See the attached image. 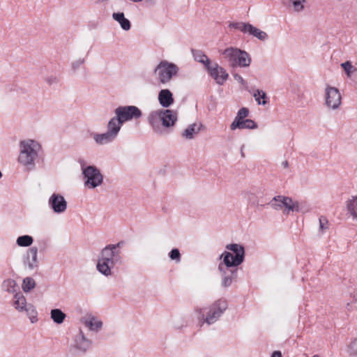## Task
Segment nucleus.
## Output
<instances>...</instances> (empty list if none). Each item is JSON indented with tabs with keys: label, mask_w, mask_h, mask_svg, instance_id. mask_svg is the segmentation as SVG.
<instances>
[{
	"label": "nucleus",
	"mask_w": 357,
	"mask_h": 357,
	"mask_svg": "<svg viewBox=\"0 0 357 357\" xmlns=\"http://www.w3.org/2000/svg\"><path fill=\"white\" fill-rule=\"evenodd\" d=\"M253 96L259 105H265L267 103V101L266 100L267 96L266 93L264 91L259 89H257L254 92Z\"/></svg>",
	"instance_id": "7c9ffc66"
},
{
	"label": "nucleus",
	"mask_w": 357,
	"mask_h": 357,
	"mask_svg": "<svg viewBox=\"0 0 357 357\" xmlns=\"http://www.w3.org/2000/svg\"><path fill=\"white\" fill-rule=\"evenodd\" d=\"M148 121L155 132L162 133L160 123L165 128L174 126L177 121V113L170 109H158L149 114Z\"/></svg>",
	"instance_id": "f03ea898"
},
{
	"label": "nucleus",
	"mask_w": 357,
	"mask_h": 357,
	"mask_svg": "<svg viewBox=\"0 0 357 357\" xmlns=\"http://www.w3.org/2000/svg\"><path fill=\"white\" fill-rule=\"evenodd\" d=\"M348 353L350 356H357V338L352 340L348 346Z\"/></svg>",
	"instance_id": "e433bc0d"
},
{
	"label": "nucleus",
	"mask_w": 357,
	"mask_h": 357,
	"mask_svg": "<svg viewBox=\"0 0 357 357\" xmlns=\"http://www.w3.org/2000/svg\"><path fill=\"white\" fill-rule=\"evenodd\" d=\"M312 357H317V356H312Z\"/></svg>",
	"instance_id": "3c124183"
},
{
	"label": "nucleus",
	"mask_w": 357,
	"mask_h": 357,
	"mask_svg": "<svg viewBox=\"0 0 357 357\" xmlns=\"http://www.w3.org/2000/svg\"><path fill=\"white\" fill-rule=\"evenodd\" d=\"M282 165L283 166V167L287 168L288 167V162L287 160L283 161L282 163Z\"/></svg>",
	"instance_id": "49530a36"
},
{
	"label": "nucleus",
	"mask_w": 357,
	"mask_h": 357,
	"mask_svg": "<svg viewBox=\"0 0 357 357\" xmlns=\"http://www.w3.org/2000/svg\"><path fill=\"white\" fill-rule=\"evenodd\" d=\"M234 77L239 83H241L242 84H245V82L243 79V78L241 75H239L238 74H234Z\"/></svg>",
	"instance_id": "37998d69"
},
{
	"label": "nucleus",
	"mask_w": 357,
	"mask_h": 357,
	"mask_svg": "<svg viewBox=\"0 0 357 357\" xmlns=\"http://www.w3.org/2000/svg\"><path fill=\"white\" fill-rule=\"evenodd\" d=\"M117 263H121L119 252L105 247L100 252L96 268L101 274L108 277L112 275V268Z\"/></svg>",
	"instance_id": "7ed1b4c3"
},
{
	"label": "nucleus",
	"mask_w": 357,
	"mask_h": 357,
	"mask_svg": "<svg viewBox=\"0 0 357 357\" xmlns=\"http://www.w3.org/2000/svg\"><path fill=\"white\" fill-rule=\"evenodd\" d=\"M222 54L233 68L239 66L248 67L250 65L251 59L249 54L237 47H229L222 51Z\"/></svg>",
	"instance_id": "20e7f679"
},
{
	"label": "nucleus",
	"mask_w": 357,
	"mask_h": 357,
	"mask_svg": "<svg viewBox=\"0 0 357 357\" xmlns=\"http://www.w3.org/2000/svg\"><path fill=\"white\" fill-rule=\"evenodd\" d=\"M229 27L230 29L238 30L243 33H248L251 36L256 26H254L252 24L248 22H234L229 23Z\"/></svg>",
	"instance_id": "6ab92c4d"
},
{
	"label": "nucleus",
	"mask_w": 357,
	"mask_h": 357,
	"mask_svg": "<svg viewBox=\"0 0 357 357\" xmlns=\"http://www.w3.org/2000/svg\"><path fill=\"white\" fill-rule=\"evenodd\" d=\"M245 195H252L251 193L250 192H245Z\"/></svg>",
	"instance_id": "09e8293b"
},
{
	"label": "nucleus",
	"mask_w": 357,
	"mask_h": 357,
	"mask_svg": "<svg viewBox=\"0 0 357 357\" xmlns=\"http://www.w3.org/2000/svg\"><path fill=\"white\" fill-rule=\"evenodd\" d=\"M33 242V238L29 235L19 236L16 240V243L20 247H29Z\"/></svg>",
	"instance_id": "cd10ccee"
},
{
	"label": "nucleus",
	"mask_w": 357,
	"mask_h": 357,
	"mask_svg": "<svg viewBox=\"0 0 357 357\" xmlns=\"http://www.w3.org/2000/svg\"><path fill=\"white\" fill-rule=\"evenodd\" d=\"M112 17L120 24L121 27L123 30L128 31L130 29V22L125 17L123 13H114L112 14Z\"/></svg>",
	"instance_id": "393cba45"
},
{
	"label": "nucleus",
	"mask_w": 357,
	"mask_h": 357,
	"mask_svg": "<svg viewBox=\"0 0 357 357\" xmlns=\"http://www.w3.org/2000/svg\"><path fill=\"white\" fill-rule=\"evenodd\" d=\"M84 63H85V59L84 58H79V59H75L73 61H72V63L70 64V68H71L73 71H76Z\"/></svg>",
	"instance_id": "4c0bfd02"
},
{
	"label": "nucleus",
	"mask_w": 357,
	"mask_h": 357,
	"mask_svg": "<svg viewBox=\"0 0 357 357\" xmlns=\"http://www.w3.org/2000/svg\"><path fill=\"white\" fill-rule=\"evenodd\" d=\"M325 104L326 107L333 110L340 107L342 104V96L338 89L331 86H326L325 89Z\"/></svg>",
	"instance_id": "9d476101"
},
{
	"label": "nucleus",
	"mask_w": 357,
	"mask_h": 357,
	"mask_svg": "<svg viewBox=\"0 0 357 357\" xmlns=\"http://www.w3.org/2000/svg\"><path fill=\"white\" fill-rule=\"evenodd\" d=\"M38 248L31 247L24 254L22 264L25 269L33 271L38 267Z\"/></svg>",
	"instance_id": "ddd939ff"
},
{
	"label": "nucleus",
	"mask_w": 357,
	"mask_h": 357,
	"mask_svg": "<svg viewBox=\"0 0 357 357\" xmlns=\"http://www.w3.org/2000/svg\"><path fill=\"white\" fill-rule=\"evenodd\" d=\"M356 202H357V196L351 197L346 202V207L348 213L353 217L357 218V211L356 208Z\"/></svg>",
	"instance_id": "a878e982"
},
{
	"label": "nucleus",
	"mask_w": 357,
	"mask_h": 357,
	"mask_svg": "<svg viewBox=\"0 0 357 357\" xmlns=\"http://www.w3.org/2000/svg\"><path fill=\"white\" fill-rule=\"evenodd\" d=\"M29 304L26 298L21 293H16L14 296V306L19 312H24V310Z\"/></svg>",
	"instance_id": "b1692460"
},
{
	"label": "nucleus",
	"mask_w": 357,
	"mask_h": 357,
	"mask_svg": "<svg viewBox=\"0 0 357 357\" xmlns=\"http://www.w3.org/2000/svg\"><path fill=\"white\" fill-rule=\"evenodd\" d=\"M218 270L222 278V286L224 287L231 286L233 280L236 278L237 267L227 266L224 262H220L218 265Z\"/></svg>",
	"instance_id": "f8f14e48"
},
{
	"label": "nucleus",
	"mask_w": 357,
	"mask_h": 357,
	"mask_svg": "<svg viewBox=\"0 0 357 357\" xmlns=\"http://www.w3.org/2000/svg\"><path fill=\"white\" fill-rule=\"evenodd\" d=\"M24 312L26 313V315L29 317L31 323H35L37 321L38 313L35 307L32 304H29L24 310Z\"/></svg>",
	"instance_id": "c756f323"
},
{
	"label": "nucleus",
	"mask_w": 357,
	"mask_h": 357,
	"mask_svg": "<svg viewBox=\"0 0 357 357\" xmlns=\"http://www.w3.org/2000/svg\"><path fill=\"white\" fill-rule=\"evenodd\" d=\"M114 114L123 124L132 119H139L142 115L141 110L133 105L119 106L115 109Z\"/></svg>",
	"instance_id": "1a4fd4ad"
},
{
	"label": "nucleus",
	"mask_w": 357,
	"mask_h": 357,
	"mask_svg": "<svg viewBox=\"0 0 357 357\" xmlns=\"http://www.w3.org/2000/svg\"><path fill=\"white\" fill-rule=\"evenodd\" d=\"M41 146L38 142L33 139H26L20 142L18 162L27 170H33L36 166V160Z\"/></svg>",
	"instance_id": "f257e3e1"
},
{
	"label": "nucleus",
	"mask_w": 357,
	"mask_h": 357,
	"mask_svg": "<svg viewBox=\"0 0 357 357\" xmlns=\"http://www.w3.org/2000/svg\"><path fill=\"white\" fill-rule=\"evenodd\" d=\"M2 287L5 291L9 293H14L16 291L17 284L14 280L7 279L3 281Z\"/></svg>",
	"instance_id": "2f4dec72"
},
{
	"label": "nucleus",
	"mask_w": 357,
	"mask_h": 357,
	"mask_svg": "<svg viewBox=\"0 0 357 357\" xmlns=\"http://www.w3.org/2000/svg\"><path fill=\"white\" fill-rule=\"evenodd\" d=\"M93 138L96 144L104 145L113 142L116 137L107 130L106 132L101 134L94 133Z\"/></svg>",
	"instance_id": "412c9836"
},
{
	"label": "nucleus",
	"mask_w": 357,
	"mask_h": 357,
	"mask_svg": "<svg viewBox=\"0 0 357 357\" xmlns=\"http://www.w3.org/2000/svg\"><path fill=\"white\" fill-rule=\"evenodd\" d=\"M271 357H282V354L280 351H275L272 354Z\"/></svg>",
	"instance_id": "a18cd8bd"
},
{
	"label": "nucleus",
	"mask_w": 357,
	"mask_h": 357,
	"mask_svg": "<svg viewBox=\"0 0 357 357\" xmlns=\"http://www.w3.org/2000/svg\"><path fill=\"white\" fill-rule=\"evenodd\" d=\"M226 249L232 251L235 255L229 252L225 251L220 257V259H222V261L227 266H236L238 267L241 265L245 258V249L243 246L236 243L227 244Z\"/></svg>",
	"instance_id": "39448f33"
},
{
	"label": "nucleus",
	"mask_w": 357,
	"mask_h": 357,
	"mask_svg": "<svg viewBox=\"0 0 357 357\" xmlns=\"http://www.w3.org/2000/svg\"><path fill=\"white\" fill-rule=\"evenodd\" d=\"M243 147H244V146L243 145V146H241V156H242L243 158H244V157H245V153H244L243 150Z\"/></svg>",
	"instance_id": "de8ad7c7"
},
{
	"label": "nucleus",
	"mask_w": 357,
	"mask_h": 357,
	"mask_svg": "<svg viewBox=\"0 0 357 357\" xmlns=\"http://www.w3.org/2000/svg\"><path fill=\"white\" fill-rule=\"evenodd\" d=\"M277 211L283 210L284 213L289 214L291 211H299V204L291 198L285 196H275L269 204Z\"/></svg>",
	"instance_id": "0eeeda50"
},
{
	"label": "nucleus",
	"mask_w": 357,
	"mask_h": 357,
	"mask_svg": "<svg viewBox=\"0 0 357 357\" xmlns=\"http://www.w3.org/2000/svg\"><path fill=\"white\" fill-rule=\"evenodd\" d=\"M122 126L123 123L115 116L109 121L107 126V131L116 137Z\"/></svg>",
	"instance_id": "5701e85b"
},
{
	"label": "nucleus",
	"mask_w": 357,
	"mask_h": 357,
	"mask_svg": "<svg viewBox=\"0 0 357 357\" xmlns=\"http://www.w3.org/2000/svg\"><path fill=\"white\" fill-rule=\"evenodd\" d=\"M204 128L200 122L190 124L182 132V137L186 139H192L197 135Z\"/></svg>",
	"instance_id": "dca6fc26"
},
{
	"label": "nucleus",
	"mask_w": 357,
	"mask_h": 357,
	"mask_svg": "<svg viewBox=\"0 0 357 357\" xmlns=\"http://www.w3.org/2000/svg\"><path fill=\"white\" fill-rule=\"evenodd\" d=\"M123 245V242H119L117 244H109L107 245V248H111L112 250L117 251L116 249L120 248Z\"/></svg>",
	"instance_id": "79ce46f5"
},
{
	"label": "nucleus",
	"mask_w": 357,
	"mask_h": 357,
	"mask_svg": "<svg viewBox=\"0 0 357 357\" xmlns=\"http://www.w3.org/2000/svg\"><path fill=\"white\" fill-rule=\"evenodd\" d=\"M50 314L52 320L58 324H62L66 317V314L59 309L52 310Z\"/></svg>",
	"instance_id": "bb28decb"
},
{
	"label": "nucleus",
	"mask_w": 357,
	"mask_h": 357,
	"mask_svg": "<svg viewBox=\"0 0 357 357\" xmlns=\"http://www.w3.org/2000/svg\"><path fill=\"white\" fill-rule=\"evenodd\" d=\"M82 322L90 331L95 332H98L102 326V322L92 315L84 317Z\"/></svg>",
	"instance_id": "f3484780"
},
{
	"label": "nucleus",
	"mask_w": 357,
	"mask_h": 357,
	"mask_svg": "<svg viewBox=\"0 0 357 357\" xmlns=\"http://www.w3.org/2000/svg\"><path fill=\"white\" fill-rule=\"evenodd\" d=\"M227 304L225 300H218L215 302L209 308L206 317L202 314V317L208 324L215 323L227 309Z\"/></svg>",
	"instance_id": "9b49d317"
},
{
	"label": "nucleus",
	"mask_w": 357,
	"mask_h": 357,
	"mask_svg": "<svg viewBox=\"0 0 357 357\" xmlns=\"http://www.w3.org/2000/svg\"><path fill=\"white\" fill-rule=\"evenodd\" d=\"M82 172L86 179L84 185L86 187L93 189L100 185L103 182V176L100 170L95 166L84 167L82 165Z\"/></svg>",
	"instance_id": "6e6552de"
},
{
	"label": "nucleus",
	"mask_w": 357,
	"mask_h": 357,
	"mask_svg": "<svg viewBox=\"0 0 357 357\" xmlns=\"http://www.w3.org/2000/svg\"><path fill=\"white\" fill-rule=\"evenodd\" d=\"M178 70L179 68L176 64L162 60L157 65L153 73L159 83L165 84L178 74Z\"/></svg>",
	"instance_id": "423d86ee"
},
{
	"label": "nucleus",
	"mask_w": 357,
	"mask_h": 357,
	"mask_svg": "<svg viewBox=\"0 0 357 357\" xmlns=\"http://www.w3.org/2000/svg\"><path fill=\"white\" fill-rule=\"evenodd\" d=\"M294 10L296 13L303 11L305 8L306 0H291Z\"/></svg>",
	"instance_id": "72a5a7b5"
},
{
	"label": "nucleus",
	"mask_w": 357,
	"mask_h": 357,
	"mask_svg": "<svg viewBox=\"0 0 357 357\" xmlns=\"http://www.w3.org/2000/svg\"><path fill=\"white\" fill-rule=\"evenodd\" d=\"M36 286V282L32 278L26 277L23 280L22 288L24 292H29Z\"/></svg>",
	"instance_id": "473e14b6"
},
{
	"label": "nucleus",
	"mask_w": 357,
	"mask_h": 357,
	"mask_svg": "<svg viewBox=\"0 0 357 357\" xmlns=\"http://www.w3.org/2000/svg\"><path fill=\"white\" fill-rule=\"evenodd\" d=\"M257 124L252 119H246L238 122H232L230 125V129L235 130L236 129H256Z\"/></svg>",
	"instance_id": "aec40b11"
},
{
	"label": "nucleus",
	"mask_w": 357,
	"mask_h": 357,
	"mask_svg": "<svg viewBox=\"0 0 357 357\" xmlns=\"http://www.w3.org/2000/svg\"><path fill=\"white\" fill-rule=\"evenodd\" d=\"M249 115V109L247 107H242L238 110L236 117L234 118L232 122H238L240 121H243L245 119V118Z\"/></svg>",
	"instance_id": "f704fd0d"
},
{
	"label": "nucleus",
	"mask_w": 357,
	"mask_h": 357,
	"mask_svg": "<svg viewBox=\"0 0 357 357\" xmlns=\"http://www.w3.org/2000/svg\"><path fill=\"white\" fill-rule=\"evenodd\" d=\"M49 206L56 213H62L66 211L67 202L60 194L53 193L48 200Z\"/></svg>",
	"instance_id": "2eb2a0df"
},
{
	"label": "nucleus",
	"mask_w": 357,
	"mask_h": 357,
	"mask_svg": "<svg viewBox=\"0 0 357 357\" xmlns=\"http://www.w3.org/2000/svg\"><path fill=\"white\" fill-rule=\"evenodd\" d=\"M46 82L49 84H52L58 82V79L55 77H50L46 79Z\"/></svg>",
	"instance_id": "c03bdc74"
},
{
	"label": "nucleus",
	"mask_w": 357,
	"mask_h": 357,
	"mask_svg": "<svg viewBox=\"0 0 357 357\" xmlns=\"http://www.w3.org/2000/svg\"><path fill=\"white\" fill-rule=\"evenodd\" d=\"M169 257L172 260H174L176 262L181 261V254L177 248H174L169 253Z\"/></svg>",
	"instance_id": "ea45409f"
},
{
	"label": "nucleus",
	"mask_w": 357,
	"mask_h": 357,
	"mask_svg": "<svg viewBox=\"0 0 357 357\" xmlns=\"http://www.w3.org/2000/svg\"><path fill=\"white\" fill-rule=\"evenodd\" d=\"M319 229L321 232L325 231L328 228V220L324 216H321L319 219Z\"/></svg>",
	"instance_id": "a19ab883"
},
{
	"label": "nucleus",
	"mask_w": 357,
	"mask_h": 357,
	"mask_svg": "<svg viewBox=\"0 0 357 357\" xmlns=\"http://www.w3.org/2000/svg\"><path fill=\"white\" fill-rule=\"evenodd\" d=\"M158 101L163 107H169L174 102L172 93L169 89H162L158 93Z\"/></svg>",
	"instance_id": "a211bd4d"
},
{
	"label": "nucleus",
	"mask_w": 357,
	"mask_h": 357,
	"mask_svg": "<svg viewBox=\"0 0 357 357\" xmlns=\"http://www.w3.org/2000/svg\"><path fill=\"white\" fill-rule=\"evenodd\" d=\"M206 69L219 85H222L229 77L226 70L216 63H211Z\"/></svg>",
	"instance_id": "4468645a"
},
{
	"label": "nucleus",
	"mask_w": 357,
	"mask_h": 357,
	"mask_svg": "<svg viewBox=\"0 0 357 357\" xmlns=\"http://www.w3.org/2000/svg\"><path fill=\"white\" fill-rule=\"evenodd\" d=\"M91 342L80 332L75 339V347L84 353L90 347Z\"/></svg>",
	"instance_id": "4be33fe9"
},
{
	"label": "nucleus",
	"mask_w": 357,
	"mask_h": 357,
	"mask_svg": "<svg viewBox=\"0 0 357 357\" xmlns=\"http://www.w3.org/2000/svg\"><path fill=\"white\" fill-rule=\"evenodd\" d=\"M194 57L196 61L204 64L206 68L212 63L207 56L201 51L194 52Z\"/></svg>",
	"instance_id": "c85d7f7f"
},
{
	"label": "nucleus",
	"mask_w": 357,
	"mask_h": 357,
	"mask_svg": "<svg viewBox=\"0 0 357 357\" xmlns=\"http://www.w3.org/2000/svg\"><path fill=\"white\" fill-rule=\"evenodd\" d=\"M251 36L255 37L256 38L261 41H265L268 38V34L265 31H261V29L257 27H255Z\"/></svg>",
	"instance_id": "c9c22d12"
},
{
	"label": "nucleus",
	"mask_w": 357,
	"mask_h": 357,
	"mask_svg": "<svg viewBox=\"0 0 357 357\" xmlns=\"http://www.w3.org/2000/svg\"><path fill=\"white\" fill-rule=\"evenodd\" d=\"M342 68L344 69V70L346 72L347 76L350 77L351 73L354 70V66L351 65V63L349 61L342 63L341 64Z\"/></svg>",
	"instance_id": "58836bf2"
},
{
	"label": "nucleus",
	"mask_w": 357,
	"mask_h": 357,
	"mask_svg": "<svg viewBox=\"0 0 357 357\" xmlns=\"http://www.w3.org/2000/svg\"><path fill=\"white\" fill-rule=\"evenodd\" d=\"M2 177V173L0 171V178Z\"/></svg>",
	"instance_id": "8fccbe9b"
}]
</instances>
